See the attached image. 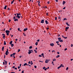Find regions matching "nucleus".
<instances>
[{
    "instance_id": "1",
    "label": "nucleus",
    "mask_w": 73,
    "mask_h": 73,
    "mask_svg": "<svg viewBox=\"0 0 73 73\" xmlns=\"http://www.w3.org/2000/svg\"><path fill=\"white\" fill-rule=\"evenodd\" d=\"M17 15V16L15 17L16 18V17H17V18H18V19H20V17L19 16H21V13H16Z\"/></svg>"
},
{
    "instance_id": "2",
    "label": "nucleus",
    "mask_w": 73,
    "mask_h": 73,
    "mask_svg": "<svg viewBox=\"0 0 73 73\" xmlns=\"http://www.w3.org/2000/svg\"><path fill=\"white\" fill-rule=\"evenodd\" d=\"M5 32L7 33V36H9V33L10 31L8 30H6L5 31Z\"/></svg>"
},
{
    "instance_id": "3",
    "label": "nucleus",
    "mask_w": 73,
    "mask_h": 73,
    "mask_svg": "<svg viewBox=\"0 0 73 73\" xmlns=\"http://www.w3.org/2000/svg\"><path fill=\"white\" fill-rule=\"evenodd\" d=\"M61 38H58V41H59V42H63V40H61Z\"/></svg>"
},
{
    "instance_id": "4",
    "label": "nucleus",
    "mask_w": 73,
    "mask_h": 73,
    "mask_svg": "<svg viewBox=\"0 0 73 73\" xmlns=\"http://www.w3.org/2000/svg\"><path fill=\"white\" fill-rule=\"evenodd\" d=\"M9 53V52H8V49H7V50L5 54L6 55H8V54Z\"/></svg>"
},
{
    "instance_id": "5",
    "label": "nucleus",
    "mask_w": 73,
    "mask_h": 73,
    "mask_svg": "<svg viewBox=\"0 0 73 73\" xmlns=\"http://www.w3.org/2000/svg\"><path fill=\"white\" fill-rule=\"evenodd\" d=\"M49 61H50V60H46L45 61V63H46L47 64V63L49 62Z\"/></svg>"
},
{
    "instance_id": "6",
    "label": "nucleus",
    "mask_w": 73,
    "mask_h": 73,
    "mask_svg": "<svg viewBox=\"0 0 73 73\" xmlns=\"http://www.w3.org/2000/svg\"><path fill=\"white\" fill-rule=\"evenodd\" d=\"M31 50H29V51L28 52V54H31V53H32V52H31Z\"/></svg>"
},
{
    "instance_id": "7",
    "label": "nucleus",
    "mask_w": 73,
    "mask_h": 73,
    "mask_svg": "<svg viewBox=\"0 0 73 73\" xmlns=\"http://www.w3.org/2000/svg\"><path fill=\"white\" fill-rule=\"evenodd\" d=\"M44 20L42 19L41 20L40 23H42V24H44Z\"/></svg>"
},
{
    "instance_id": "8",
    "label": "nucleus",
    "mask_w": 73,
    "mask_h": 73,
    "mask_svg": "<svg viewBox=\"0 0 73 73\" xmlns=\"http://www.w3.org/2000/svg\"><path fill=\"white\" fill-rule=\"evenodd\" d=\"M50 45L51 46H54V43H50Z\"/></svg>"
},
{
    "instance_id": "9",
    "label": "nucleus",
    "mask_w": 73,
    "mask_h": 73,
    "mask_svg": "<svg viewBox=\"0 0 73 73\" xmlns=\"http://www.w3.org/2000/svg\"><path fill=\"white\" fill-rule=\"evenodd\" d=\"M46 24H49V22H48V21L46 20L45 21Z\"/></svg>"
},
{
    "instance_id": "10",
    "label": "nucleus",
    "mask_w": 73,
    "mask_h": 73,
    "mask_svg": "<svg viewBox=\"0 0 73 73\" xmlns=\"http://www.w3.org/2000/svg\"><path fill=\"white\" fill-rule=\"evenodd\" d=\"M28 30V29L27 28H26V29H24L23 31L24 32H25L26 31H27Z\"/></svg>"
},
{
    "instance_id": "11",
    "label": "nucleus",
    "mask_w": 73,
    "mask_h": 73,
    "mask_svg": "<svg viewBox=\"0 0 73 73\" xmlns=\"http://www.w3.org/2000/svg\"><path fill=\"white\" fill-rule=\"evenodd\" d=\"M7 6L6 5L4 7V9H7Z\"/></svg>"
},
{
    "instance_id": "12",
    "label": "nucleus",
    "mask_w": 73,
    "mask_h": 73,
    "mask_svg": "<svg viewBox=\"0 0 73 73\" xmlns=\"http://www.w3.org/2000/svg\"><path fill=\"white\" fill-rule=\"evenodd\" d=\"M65 1H63V5H64L65 4Z\"/></svg>"
},
{
    "instance_id": "13",
    "label": "nucleus",
    "mask_w": 73,
    "mask_h": 73,
    "mask_svg": "<svg viewBox=\"0 0 73 73\" xmlns=\"http://www.w3.org/2000/svg\"><path fill=\"white\" fill-rule=\"evenodd\" d=\"M15 21H18V19H15L14 20Z\"/></svg>"
},
{
    "instance_id": "14",
    "label": "nucleus",
    "mask_w": 73,
    "mask_h": 73,
    "mask_svg": "<svg viewBox=\"0 0 73 73\" xmlns=\"http://www.w3.org/2000/svg\"><path fill=\"white\" fill-rule=\"evenodd\" d=\"M66 24L68 25V26H70V25L68 23H66Z\"/></svg>"
},
{
    "instance_id": "15",
    "label": "nucleus",
    "mask_w": 73,
    "mask_h": 73,
    "mask_svg": "<svg viewBox=\"0 0 73 73\" xmlns=\"http://www.w3.org/2000/svg\"><path fill=\"white\" fill-rule=\"evenodd\" d=\"M15 1V0H13V1H12L11 2V4H13V2H14V1Z\"/></svg>"
},
{
    "instance_id": "16",
    "label": "nucleus",
    "mask_w": 73,
    "mask_h": 73,
    "mask_svg": "<svg viewBox=\"0 0 73 73\" xmlns=\"http://www.w3.org/2000/svg\"><path fill=\"white\" fill-rule=\"evenodd\" d=\"M12 42L13 41H11L9 43L10 44H12Z\"/></svg>"
},
{
    "instance_id": "17",
    "label": "nucleus",
    "mask_w": 73,
    "mask_h": 73,
    "mask_svg": "<svg viewBox=\"0 0 73 73\" xmlns=\"http://www.w3.org/2000/svg\"><path fill=\"white\" fill-rule=\"evenodd\" d=\"M4 46H3L2 48V50H4Z\"/></svg>"
},
{
    "instance_id": "18",
    "label": "nucleus",
    "mask_w": 73,
    "mask_h": 73,
    "mask_svg": "<svg viewBox=\"0 0 73 73\" xmlns=\"http://www.w3.org/2000/svg\"><path fill=\"white\" fill-rule=\"evenodd\" d=\"M56 58H58V57H60V55H57V56H56Z\"/></svg>"
},
{
    "instance_id": "19",
    "label": "nucleus",
    "mask_w": 73,
    "mask_h": 73,
    "mask_svg": "<svg viewBox=\"0 0 73 73\" xmlns=\"http://www.w3.org/2000/svg\"><path fill=\"white\" fill-rule=\"evenodd\" d=\"M25 65H27V63H25V64H24V66H25Z\"/></svg>"
},
{
    "instance_id": "20",
    "label": "nucleus",
    "mask_w": 73,
    "mask_h": 73,
    "mask_svg": "<svg viewBox=\"0 0 73 73\" xmlns=\"http://www.w3.org/2000/svg\"><path fill=\"white\" fill-rule=\"evenodd\" d=\"M41 55L42 56V57H44V53L42 54Z\"/></svg>"
},
{
    "instance_id": "21",
    "label": "nucleus",
    "mask_w": 73,
    "mask_h": 73,
    "mask_svg": "<svg viewBox=\"0 0 73 73\" xmlns=\"http://www.w3.org/2000/svg\"><path fill=\"white\" fill-rule=\"evenodd\" d=\"M35 45H38V42H36L35 43Z\"/></svg>"
},
{
    "instance_id": "22",
    "label": "nucleus",
    "mask_w": 73,
    "mask_h": 73,
    "mask_svg": "<svg viewBox=\"0 0 73 73\" xmlns=\"http://www.w3.org/2000/svg\"><path fill=\"white\" fill-rule=\"evenodd\" d=\"M34 51H35V53H37V50H34Z\"/></svg>"
},
{
    "instance_id": "23",
    "label": "nucleus",
    "mask_w": 73,
    "mask_h": 73,
    "mask_svg": "<svg viewBox=\"0 0 73 73\" xmlns=\"http://www.w3.org/2000/svg\"><path fill=\"white\" fill-rule=\"evenodd\" d=\"M63 20L64 21H65V20H67V19L66 18H64Z\"/></svg>"
},
{
    "instance_id": "24",
    "label": "nucleus",
    "mask_w": 73,
    "mask_h": 73,
    "mask_svg": "<svg viewBox=\"0 0 73 73\" xmlns=\"http://www.w3.org/2000/svg\"><path fill=\"white\" fill-rule=\"evenodd\" d=\"M4 45H6V42H5V41H4Z\"/></svg>"
},
{
    "instance_id": "25",
    "label": "nucleus",
    "mask_w": 73,
    "mask_h": 73,
    "mask_svg": "<svg viewBox=\"0 0 73 73\" xmlns=\"http://www.w3.org/2000/svg\"><path fill=\"white\" fill-rule=\"evenodd\" d=\"M11 47H13V46H14V44H11Z\"/></svg>"
},
{
    "instance_id": "26",
    "label": "nucleus",
    "mask_w": 73,
    "mask_h": 73,
    "mask_svg": "<svg viewBox=\"0 0 73 73\" xmlns=\"http://www.w3.org/2000/svg\"><path fill=\"white\" fill-rule=\"evenodd\" d=\"M66 29H69V27H67L66 28Z\"/></svg>"
},
{
    "instance_id": "27",
    "label": "nucleus",
    "mask_w": 73,
    "mask_h": 73,
    "mask_svg": "<svg viewBox=\"0 0 73 73\" xmlns=\"http://www.w3.org/2000/svg\"><path fill=\"white\" fill-rule=\"evenodd\" d=\"M53 61H56V59L54 58L53 60Z\"/></svg>"
},
{
    "instance_id": "28",
    "label": "nucleus",
    "mask_w": 73,
    "mask_h": 73,
    "mask_svg": "<svg viewBox=\"0 0 73 73\" xmlns=\"http://www.w3.org/2000/svg\"><path fill=\"white\" fill-rule=\"evenodd\" d=\"M5 37V35H3V39H4Z\"/></svg>"
},
{
    "instance_id": "29",
    "label": "nucleus",
    "mask_w": 73,
    "mask_h": 73,
    "mask_svg": "<svg viewBox=\"0 0 73 73\" xmlns=\"http://www.w3.org/2000/svg\"><path fill=\"white\" fill-rule=\"evenodd\" d=\"M32 46H30L29 48V49H32Z\"/></svg>"
},
{
    "instance_id": "30",
    "label": "nucleus",
    "mask_w": 73,
    "mask_h": 73,
    "mask_svg": "<svg viewBox=\"0 0 73 73\" xmlns=\"http://www.w3.org/2000/svg\"><path fill=\"white\" fill-rule=\"evenodd\" d=\"M38 57H42V56H41V55H39L38 56Z\"/></svg>"
},
{
    "instance_id": "31",
    "label": "nucleus",
    "mask_w": 73,
    "mask_h": 73,
    "mask_svg": "<svg viewBox=\"0 0 73 73\" xmlns=\"http://www.w3.org/2000/svg\"><path fill=\"white\" fill-rule=\"evenodd\" d=\"M53 52H54V53H55V50H53L52 51V52L53 53Z\"/></svg>"
},
{
    "instance_id": "32",
    "label": "nucleus",
    "mask_w": 73,
    "mask_h": 73,
    "mask_svg": "<svg viewBox=\"0 0 73 73\" xmlns=\"http://www.w3.org/2000/svg\"><path fill=\"white\" fill-rule=\"evenodd\" d=\"M52 64L53 65H54V63L52 61Z\"/></svg>"
},
{
    "instance_id": "33",
    "label": "nucleus",
    "mask_w": 73,
    "mask_h": 73,
    "mask_svg": "<svg viewBox=\"0 0 73 73\" xmlns=\"http://www.w3.org/2000/svg\"><path fill=\"white\" fill-rule=\"evenodd\" d=\"M68 69H69V68H68V67H67L66 68V70H68Z\"/></svg>"
},
{
    "instance_id": "34",
    "label": "nucleus",
    "mask_w": 73,
    "mask_h": 73,
    "mask_svg": "<svg viewBox=\"0 0 73 73\" xmlns=\"http://www.w3.org/2000/svg\"><path fill=\"white\" fill-rule=\"evenodd\" d=\"M58 19H61V17H60L58 16Z\"/></svg>"
},
{
    "instance_id": "35",
    "label": "nucleus",
    "mask_w": 73,
    "mask_h": 73,
    "mask_svg": "<svg viewBox=\"0 0 73 73\" xmlns=\"http://www.w3.org/2000/svg\"><path fill=\"white\" fill-rule=\"evenodd\" d=\"M20 51V49H19L18 51V52H19Z\"/></svg>"
},
{
    "instance_id": "36",
    "label": "nucleus",
    "mask_w": 73,
    "mask_h": 73,
    "mask_svg": "<svg viewBox=\"0 0 73 73\" xmlns=\"http://www.w3.org/2000/svg\"><path fill=\"white\" fill-rule=\"evenodd\" d=\"M57 17H55V20H57Z\"/></svg>"
},
{
    "instance_id": "37",
    "label": "nucleus",
    "mask_w": 73,
    "mask_h": 73,
    "mask_svg": "<svg viewBox=\"0 0 73 73\" xmlns=\"http://www.w3.org/2000/svg\"><path fill=\"white\" fill-rule=\"evenodd\" d=\"M58 42H59L58 41H57L56 42V43L57 44H58Z\"/></svg>"
},
{
    "instance_id": "38",
    "label": "nucleus",
    "mask_w": 73,
    "mask_h": 73,
    "mask_svg": "<svg viewBox=\"0 0 73 73\" xmlns=\"http://www.w3.org/2000/svg\"><path fill=\"white\" fill-rule=\"evenodd\" d=\"M4 61L5 62V63H7V61H5V60H4Z\"/></svg>"
},
{
    "instance_id": "39",
    "label": "nucleus",
    "mask_w": 73,
    "mask_h": 73,
    "mask_svg": "<svg viewBox=\"0 0 73 73\" xmlns=\"http://www.w3.org/2000/svg\"><path fill=\"white\" fill-rule=\"evenodd\" d=\"M13 55V54H11L10 55V56L13 57V56H12Z\"/></svg>"
},
{
    "instance_id": "40",
    "label": "nucleus",
    "mask_w": 73,
    "mask_h": 73,
    "mask_svg": "<svg viewBox=\"0 0 73 73\" xmlns=\"http://www.w3.org/2000/svg\"><path fill=\"white\" fill-rule=\"evenodd\" d=\"M34 68H37V66H34Z\"/></svg>"
},
{
    "instance_id": "41",
    "label": "nucleus",
    "mask_w": 73,
    "mask_h": 73,
    "mask_svg": "<svg viewBox=\"0 0 73 73\" xmlns=\"http://www.w3.org/2000/svg\"><path fill=\"white\" fill-rule=\"evenodd\" d=\"M16 54V53H13V55H15Z\"/></svg>"
},
{
    "instance_id": "42",
    "label": "nucleus",
    "mask_w": 73,
    "mask_h": 73,
    "mask_svg": "<svg viewBox=\"0 0 73 73\" xmlns=\"http://www.w3.org/2000/svg\"><path fill=\"white\" fill-rule=\"evenodd\" d=\"M65 8H66V7H65L64 8H63V9H65Z\"/></svg>"
},
{
    "instance_id": "43",
    "label": "nucleus",
    "mask_w": 73,
    "mask_h": 73,
    "mask_svg": "<svg viewBox=\"0 0 73 73\" xmlns=\"http://www.w3.org/2000/svg\"><path fill=\"white\" fill-rule=\"evenodd\" d=\"M46 15L47 16H48V13H46Z\"/></svg>"
},
{
    "instance_id": "44",
    "label": "nucleus",
    "mask_w": 73,
    "mask_h": 73,
    "mask_svg": "<svg viewBox=\"0 0 73 73\" xmlns=\"http://www.w3.org/2000/svg\"><path fill=\"white\" fill-rule=\"evenodd\" d=\"M57 53L58 54H60V52H57Z\"/></svg>"
},
{
    "instance_id": "45",
    "label": "nucleus",
    "mask_w": 73,
    "mask_h": 73,
    "mask_svg": "<svg viewBox=\"0 0 73 73\" xmlns=\"http://www.w3.org/2000/svg\"><path fill=\"white\" fill-rule=\"evenodd\" d=\"M59 67L60 68H61V67H62V65H61V64L59 66Z\"/></svg>"
},
{
    "instance_id": "46",
    "label": "nucleus",
    "mask_w": 73,
    "mask_h": 73,
    "mask_svg": "<svg viewBox=\"0 0 73 73\" xmlns=\"http://www.w3.org/2000/svg\"><path fill=\"white\" fill-rule=\"evenodd\" d=\"M61 65H62V67H63V68L64 67V66H63V64H61Z\"/></svg>"
},
{
    "instance_id": "47",
    "label": "nucleus",
    "mask_w": 73,
    "mask_h": 73,
    "mask_svg": "<svg viewBox=\"0 0 73 73\" xmlns=\"http://www.w3.org/2000/svg\"><path fill=\"white\" fill-rule=\"evenodd\" d=\"M67 50V48H66L64 49V50Z\"/></svg>"
},
{
    "instance_id": "48",
    "label": "nucleus",
    "mask_w": 73,
    "mask_h": 73,
    "mask_svg": "<svg viewBox=\"0 0 73 73\" xmlns=\"http://www.w3.org/2000/svg\"><path fill=\"white\" fill-rule=\"evenodd\" d=\"M44 8H47V7H46V6H45L44 7Z\"/></svg>"
},
{
    "instance_id": "49",
    "label": "nucleus",
    "mask_w": 73,
    "mask_h": 73,
    "mask_svg": "<svg viewBox=\"0 0 73 73\" xmlns=\"http://www.w3.org/2000/svg\"><path fill=\"white\" fill-rule=\"evenodd\" d=\"M43 69H45V67H44L43 68Z\"/></svg>"
},
{
    "instance_id": "50",
    "label": "nucleus",
    "mask_w": 73,
    "mask_h": 73,
    "mask_svg": "<svg viewBox=\"0 0 73 73\" xmlns=\"http://www.w3.org/2000/svg\"><path fill=\"white\" fill-rule=\"evenodd\" d=\"M64 38H65V39H66V38H67V37H64Z\"/></svg>"
},
{
    "instance_id": "51",
    "label": "nucleus",
    "mask_w": 73,
    "mask_h": 73,
    "mask_svg": "<svg viewBox=\"0 0 73 73\" xmlns=\"http://www.w3.org/2000/svg\"><path fill=\"white\" fill-rule=\"evenodd\" d=\"M13 68V69L14 68H15V66H13V67H12Z\"/></svg>"
},
{
    "instance_id": "52",
    "label": "nucleus",
    "mask_w": 73,
    "mask_h": 73,
    "mask_svg": "<svg viewBox=\"0 0 73 73\" xmlns=\"http://www.w3.org/2000/svg\"><path fill=\"white\" fill-rule=\"evenodd\" d=\"M13 19L14 20H15V17H14Z\"/></svg>"
},
{
    "instance_id": "53",
    "label": "nucleus",
    "mask_w": 73,
    "mask_h": 73,
    "mask_svg": "<svg viewBox=\"0 0 73 73\" xmlns=\"http://www.w3.org/2000/svg\"><path fill=\"white\" fill-rule=\"evenodd\" d=\"M20 29L19 28H18V30L19 31H20Z\"/></svg>"
},
{
    "instance_id": "54",
    "label": "nucleus",
    "mask_w": 73,
    "mask_h": 73,
    "mask_svg": "<svg viewBox=\"0 0 73 73\" xmlns=\"http://www.w3.org/2000/svg\"><path fill=\"white\" fill-rule=\"evenodd\" d=\"M9 23H10L11 22V20L10 19L9 20Z\"/></svg>"
},
{
    "instance_id": "55",
    "label": "nucleus",
    "mask_w": 73,
    "mask_h": 73,
    "mask_svg": "<svg viewBox=\"0 0 73 73\" xmlns=\"http://www.w3.org/2000/svg\"><path fill=\"white\" fill-rule=\"evenodd\" d=\"M3 65H5V62H3Z\"/></svg>"
},
{
    "instance_id": "56",
    "label": "nucleus",
    "mask_w": 73,
    "mask_h": 73,
    "mask_svg": "<svg viewBox=\"0 0 73 73\" xmlns=\"http://www.w3.org/2000/svg\"><path fill=\"white\" fill-rule=\"evenodd\" d=\"M24 70H23V71H22V72H21V73H24Z\"/></svg>"
},
{
    "instance_id": "57",
    "label": "nucleus",
    "mask_w": 73,
    "mask_h": 73,
    "mask_svg": "<svg viewBox=\"0 0 73 73\" xmlns=\"http://www.w3.org/2000/svg\"><path fill=\"white\" fill-rule=\"evenodd\" d=\"M31 65H33V62L31 63Z\"/></svg>"
},
{
    "instance_id": "58",
    "label": "nucleus",
    "mask_w": 73,
    "mask_h": 73,
    "mask_svg": "<svg viewBox=\"0 0 73 73\" xmlns=\"http://www.w3.org/2000/svg\"><path fill=\"white\" fill-rule=\"evenodd\" d=\"M56 1V2H58V0H55Z\"/></svg>"
},
{
    "instance_id": "59",
    "label": "nucleus",
    "mask_w": 73,
    "mask_h": 73,
    "mask_svg": "<svg viewBox=\"0 0 73 73\" xmlns=\"http://www.w3.org/2000/svg\"><path fill=\"white\" fill-rule=\"evenodd\" d=\"M49 3H50L49 1H48L47 2V3H48V4H49Z\"/></svg>"
},
{
    "instance_id": "60",
    "label": "nucleus",
    "mask_w": 73,
    "mask_h": 73,
    "mask_svg": "<svg viewBox=\"0 0 73 73\" xmlns=\"http://www.w3.org/2000/svg\"><path fill=\"white\" fill-rule=\"evenodd\" d=\"M4 58H5V54L4 56Z\"/></svg>"
},
{
    "instance_id": "61",
    "label": "nucleus",
    "mask_w": 73,
    "mask_h": 73,
    "mask_svg": "<svg viewBox=\"0 0 73 73\" xmlns=\"http://www.w3.org/2000/svg\"><path fill=\"white\" fill-rule=\"evenodd\" d=\"M23 35H24L25 36H26V35H25V33H23Z\"/></svg>"
},
{
    "instance_id": "62",
    "label": "nucleus",
    "mask_w": 73,
    "mask_h": 73,
    "mask_svg": "<svg viewBox=\"0 0 73 73\" xmlns=\"http://www.w3.org/2000/svg\"><path fill=\"white\" fill-rule=\"evenodd\" d=\"M14 69H15L16 70H17V68H14Z\"/></svg>"
},
{
    "instance_id": "63",
    "label": "nucleus",
    "mask_w": 73,
    "mask_h": 73,
    "mask_svg": "<svg viewBox=\"0 0 73 73\" xmlns=\"http://www.w3.org/2000/svg\"><path fill=\"white\" fill-rule=\"evenodd\" d=\"M37 41H38V42L40 41V40H37Z\"/></svg>"
},
{
    "instance_id": "64",
    "label": "nucleus",
    "mask_w": 73,
    "mask_h": 73,
    "mask_svg": "<svg viewBox=\"0 0 73 73\" xmlns=\"http://www.w3.org/2000/svg\"><path fill=\"white\" fill-rule=\"evenodd\" d=\"M60 66H59V67H58V69H60Z\"/></svg>"
}]
</instances>
